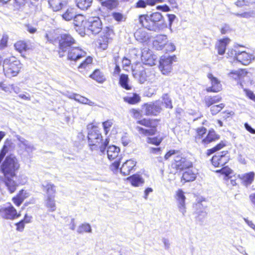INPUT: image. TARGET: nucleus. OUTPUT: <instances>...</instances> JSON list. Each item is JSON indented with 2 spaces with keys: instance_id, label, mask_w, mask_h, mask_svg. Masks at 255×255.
Wrapping results in <instances>:
<instances>
[{
  "instance_id": "f257e3e1",
  "label": "nucleus",
  "mask_w": 255,
  "mask_h": 255,
  "mask_svg": "<svg viewBox=\"0 0 255 255\" xmlns=\"http://www.w3.org/2000/svg\"><path fill=\"white\" fill-rule=\"evenodd\" d=\"M138 22L141 27L149 30L158 31L162 27L164 20L161 13L155 12L150 14L139 15Z\"/></svg>"
},
{
  "instance_id": "f03ea898",
  "label": "nucleus",
  "mask_w": 255,
  "mask_h": 255,
  "mask_svg": "<svg viewBox=\"0 0 255 255\" xmlns=\"http://www.w3.org/2000/svg\"><path fill=\"white\" fill-rule=\"evenodd\" d=\"M27 182V178L23 175L18 177L16 174H7L0 177V189L5 188L10 193H14L19 185H24Z\"/></svg>"
},
{
  "instance_id": "7ed1b4c3",
  "label": "nucleus",
  "mask_w": 255,
  "mask_h": 255,
  "mask_svg": "<svg viewBox=\"0 0 255 255\" xmlns=\"http://www.w3.org/2000/svg\"><path fill=\"white\" fill-rule=\"evenodd\" d=\"M88 143L92 150L100 149L104 154L106 147L109 143V139L106 138L104 141L101 133L98 130L92 129L88 132Z\"/></svg>"
},
{
  "instance_id": "20e7f679",
  "label": "nucleus",
  "mask_w": 255,
  "mask_h": 255,
  "mask_svg": "<svg viewBox=\"0 0 255 255\" xmlns=\"http://www.w3.org/2000/svg\"><path fill=\"white\" fill-rule=\"evenodd\" d=\"M21 68L20 61L12 56L5 58L3 61V69L4 75L8 78L16 76Z\"/></svg>"
},
{
  "instance_id": "39448f33",
  "label": "nucleus",
  "mask_w": 255,
  "mask_h": 255,
  "mask_svg": "<svg viewBox=\"0 0 255 255\" xmlns=\"http://www.w3.org/2000/svg\"><path fill=\"white\" fill-rule=\"evenodd\" d=\"M19 164L17 158L12 154L6 157L1 165V169L3 175L16 174L15 171L18 169Z\"/></svg>"
},
{
  "instance_id": "423d86ee",
  "label": "nucleus",
  "mask_w": 255,
  "mask_h": 255,
  "mask_svg": "<svg viewBox=\"0 0 255 255\" xmlns=\"http://www.w3.org/2000/svg\"><path fill=\"white\" fill-rule=\"evenodd\" d=\"M14 137L16 139L15 142L18 154L22 156H25L26 155V153H27V155L30 156V153L35 150L33 145L19 135L16 134Z\"/></svg>"
},
{
  "instance_id": "0eeeda50",
  "label": "nucleus",
  "mask_w": 255,
  "mask_h": 255,
  "mask_svg": "<svg viewBox=\"0 0 255 255\" xmlns=\"http://www.w3.org/2000/svg\"><path fill=\"white\" fill-rule=\"evenodd\" d=\"M76 43L75 40L69 34H61L59 40V54L60 57H63L64 53L72 48Z\"/></svg>"
},
{
  "instance_id": "6e6552de",
  "label": "nucleus",
  "mask_w": 255,
  "mask_h": 255,
  "mask_svg": "<svg viewBox=\"0 0 255 255\" xmlns=\"http://www.w3.org/2000/svg\"><path fill=\"white\" fill-rule=\"evenodd\" d=\"M137 123L150 128L149 129H145L140 127H137L136 128L140 134L145 136L152 135L155 134L156 131V123L154 120L143 119L137 121Z\"/></svg>"
},
{
  "instance_id": "1a4fd4ad",
  "label": "nucleus",
  "mask_w": 255,
  "mask_h": 255,
  "mask_svg": "<svg viewBox=\"0 0 255 255\" xmlns=\"http://www.w3.org/2000/svg\"><path fill=\"white\" fill-rule=\"evenodd\" d=\"M102 23L99 17H90L85 22V28H87L93 34H97L102 29Z\"/></svg>"
},
{
  "instance_id": "9d476101",
  "label": "nucleus",
  "mask_w": 255,
  "mask_h": 255,
  "mask_svg": "<svg viewBox=\"0 0 255 255\" xmlns=\"http://www.w3.org/2000/svg\"><path fill=\"white\" fill-rule=\"evenodd\" d=\"M162 102L160 101H156L153 103L145 104L143 109L146 116H157L162 111Z\"/></svg>"
},
{
  "instance_id": "9b49d317",
  "label": "nucleus",
  "mask_w": 255,
  "mask_h": 255,
  "mask_svg": "<svg viewBox=\"0 0 255 255\" xmlns=\"http://www.w3.org/2000/svg\"><path fill=\"white\" fill-rule=\"evenodd\" d=\"M16 209L11 205L0 207V216L3 219L13 220L20 216Z\"/></svg>"
},
{
  "instance_id": "f8f14e48",
  "label": "nucleus",
  "mask_w": 255,
  "mask_h": 255,
  "mask_svg": "<svg viewBox=\"0 0 255 255\" xmlns=\"http://www.w3.org/2000/svg\"><path fill=\"white\" fill-rule=\"evenodd\" d=\"M229 159L228 151H223L214 155L211 159V162L215 167H219L225 165Z\"/></svg>"
},
{
  "instance_id": "ddd939ff",
  "label": "nucleus",
  "mask_w": 255,
  "mask_h": 255,
  "mask_svg": "<svg viewBox=\"0 0 255 255\" xmlns=\"http://www.w3.org/2000/svg\"><path fill=\"white\" fill-rule=\"evenodd\" d=\"M67 59L71 61H77L86 56L85 51L78 46H73L67 50Z\"/></svg>"
},
{
  "instance_id": "4468645a",
  "label": "nucleus",
  "mask_w": 255,
  "mask_h": 255,
  "mask_svg": "<svg viewBox=\"0 0 255 255\" xmlns=\"http://www.w3.org/2000/svg\"><path fill=\"white\" fill-rule=\"evenodd\" d=\"M120 151L119 147L113 145L109 146L107 150L108 158L111 160L116 159L113 163V165L116 168H118L120 164L121 158L119 156Z\"/></svg>"
},
{
  "instance_id": "2eb2a0df",
  "label": "nucleus",
  "mask_w": 255,
  "mask_h": 255,
  "mask_svg": "<svg viewBox=\"0 0 255 255\" xmlns=\"http://www.w3.org/2000/svg\"><path fill=\"white\" fill-rule=\"evenodd\" d=\"M132 73L133 77L141 83H144L147 80L144 68L141 65H136L132 69Z\"/></svg>"
},
{
  "instance_id": "dca6fc26",
  "label": "nucleus",
  "mask_w": 255,
  "mask_h": 255,
  "mask_svg": "<svg viewBox=\"0 0 255 255\" xmlns=\"http://www.w3.org/2000/svg\"><path fill=\"white\" fill-rule=\"evenodd\" d=\"M175 199L177 202V206L179 212L182 213L183 215L186 213L185 199L186 197L184 193L181 189H178L176 192Z\"/></svg>"
},
{
  "instance_id": "f3484780",
  "label": "nucleus",
  "mask_w": 255,
  "mask_h": 255,
  "mask_svg": "<svg viewBox=\"0 0 255 255\" xmlns=\"http://www.w3.org/2000/svg\"><path fill=\"white\" fill-rule=\"evenodd\" d=\"M207 77L209 79L212 86L207 88V92H218L222 89V85L220 81L216 77H215L212 74L209 73L207 75Z\"/></svg>"
},
{
  "instance_id": "a211bd4d",
  "label": "nucleus",
  "mask_w": 255,
  "mask_h": 255,
  "mask_svg": "<svg viewBox=\"0 0 255 255\" xmlns=\"http://www.w3.org/2000/svg\"><path fill=\"white\" fill-rule=\"evenodd\" d=\"M136 163V161L133 159L127 160L122 165L121 168V172L124 175H129L131 171H134Z\"/></svg>"
},
{
  "instance_id": "6ab92c4d",
  "label": "nucleus",
  "mask_w": 255,
  "mask_h": 255,
  "mask_svg": "<svg viewBox=\"0 0 255 255\" xmlns=\"http://www.w3.org/2000/svg\"><path fill=\"white\" fill-rule=\"evenodd\" d=\"M254 58L252 54H250L245 51L238 52L236 55V60L243 65H247L250 63L252 60Z\"/></svg>"
},
{
  "instance_id": "aec40b11",
  "label": "nucleus",
  "mask_w": 255,
  "mask_h": 255,
  "mask_svg": "<svg viewBox=\"0 0 255 255\" xmlns=\"http://www.w3.org/2000/svg\"><path fill=\"white\" fill-rule=\"evenodd\" d=\"M168 43V39L165 35H159L156 37V39L153 41L154 47L158 50H162Z\"/></svg>"
},
{
  "instance_id": "412c9836",
  "label": "nucleus",
  "mask_w": 255,
  "mask_h": 255,
  "mask_svg": "<svg viewBox=\"0 0 255 255\" xmlns=\"http://www.w3.org/2000/svg\"><path fill=\"white\" fill-rule=\"evenodd\" d=\"M113 34V30L109 27H106L103 29L100 44H103L106 46L110 39H111V36Z\"/></svg>"
},
{
  "instance_id": "4be33fe9",
  "label": "nucleus",
  "mask_w": 255,
  "mask_h": 255,
  "mask_svg": "<svg viewBox=\"0 0 255 255\" xmlns=\"http://www.w3.org/2000/svg\"><path fill=\"white\" fill-rule=\"evenodd\" d=\"M43 190L46 192L45 197H55L56 186L51 182H44L42 184Z\"/></svg>"
},
{
  "instance_id": "5701e85b",
  "label": "nucleus",
  "mask_w": 255,
  "mask_h": 255,
  "mask_svg": "<svg viewBox=\"0 0 255 255\" xmlns=\"http://www.w3.org/2000/svg\"><path fill=\"white\" fill-rule=\"evenodd\" d=\"M219 138L220 135L217 134L213 129H210L206 137L201 140V143L206 145Z\"/></svg>"
},
{
  "instance_id": "b1692460",
  "label": "nucleus",
  "mask_w": 255,
  "mask_h": 255,
  "mask_svg": "<svg viewBox=\"0 0 255 255\" xmlns=\"http://www.w3.org/2000/svg\"><path fill=\"white\" fill-rule=\"evenodd\" d=\"M134 35L136 40L140 42H146L149 39L147 33L143 29L139 28L137 30Z\"/></svg>"
},
{
  "instance_id": "393cba45",
  "label": "nucleus",
  "mask_w": 255,
  "mask_h": 255,
  "mask_svg": "<svg viewBox=\"0 0 255 255\" xmlns=\"http://www.w3.org/2000/svg\"><path fill=\"white\" fill-rule=\"evenodd\" d=\"M131 184L135 187L142 185L144 183V179L137 174H134L127 178Z\"/></svg>"
},
{
  "instance_id": "a878e982",
  "label": "nucleus",
  "mask_w": 255,
  "mask_h": 255,
  "mask_svg": "<svg viewBox=\"0 0 255 255\" xmlns=\"http://www.w3.org/2000/svg\"><path fill=\"white\" fill-rule=\"evenodd\" d=\"M182 175V179L185 182H190L196 179V173L193 170L189 168H187Z\"/></svg>"
},
{
  "instance_id": "bb28decb",
  "label": "nucleus",
  "mask_w": 255,
  "mask_h": 255,
  "mask_svg": "<svg viewBox=\"0 0 255 255\" xmlns=\"http://www.w3.org/2000/svg\"><path fill=\"white\" fill-rule=\"evenodd\" d=\"M45 206L49 212H54L56 210L55 197H45Z\"/></svg>"
},
{
  "instance_id": "cd10ccee",
  "label": "nucleus",
  "mask_w": 255,
  "mask_h": 255,
  "mask_svg": "<svg viewBox=\"0 0 255 255\" xmlns=\"http://www.w3.org/2000/svg\"><path fill=\"white\" fill-rule=\"evenodd\" d=\"M229 41L230 39L228 38L221 39L219 41L217 46L219 54L223 55L225 53L227 45L229 42Z\"/></svg>"
},
{
  "instance_id": "c85d7f7f",
  "label": "nucleus",
  "mask_w": 255,
  "mask_h": 255,
  "mask_svg": "<svg viewBox=\"0 0 255 255\" xmlns=\"http://www.w3.org/2000/svg\"><path fill=\"white\" fill-rule=\"evenodd\" d=\"M240 178L243 180L245 185L248 186L250 185L254 180L255 173L254 172H250L249 173L242 175V176L239 175Z\"/></svg>"
},
{
  "instance_id": "c756f323",
  "label": "nucleus",
  "mask_w": 255,
  "mask_h": 255,
  "mask_svg": "<svg viewBox=\"0 0 255 255\" xmlns=\"http://www.w3.org/2000/svg\"><path fill=\"white\" fill-rule=\"evenodd\" d=\"M48 3L53 11H57L62 8L64 1L62 0H49Z\"/></svg>"
},
{
  "instance_id": "7c9ffc66",
  "label": "nucleus",
  "mask_w": 255,
  "mask_h": 255,
  "mask_svg": "<svg viewBox=\"0 0 255 255\" xmlns=\"http://www.w3.org/2000/svg\"><path fill=\"white\" fill-rule=\"evenodd\" d=\"M77 6L82 10L88 9L93 2V0H76Z\"/></svg>"
},
{
  "instance_id": "2f4dec72",
  "label": "nucleus",
  "mask_w": 255,
  "mask_h": 255,
  "mask_svg": "<svg viewBox=\"0 0 255 255\" xmlns=\"http://www.w3.org/2000/svg\"><path fill=\"white\" fill-rule=\"evenodd\" d=\"M90 77L93 79L100 83H103L106 80V78L103 74L98 69L95 70L90 75Z\"/></svg>"
},
{
  "instance_id": "473e14b6",
  "label": "nucleus",
  "mask_w": 255,
  "mask_h": 255,
  "mask_svg": "<svg viewBox=\"0 0 255 255\" xmlns=\"http://www.w3.org/2000/svg\"><path fill=\"white\" fill-rule=\"evenodd\" d=\"M176 59L175 56H162L159 61V66H166L172 65V62Z\"/></svg>"
},
{
  "instance_id": "72a5a7b5",
  "label": "nucleus",
  "mask_w": 255,
  "mask_h": 255,
  "mask_svg": "<svg viewBox=\"0 0 255 255\" xmlns=\"http://www.w3.org/2000/svg\"><path fill=\"white\" fill-rule=\"evenodd\" d=\"M140 100L139 96L135 93H133L124 98V101L130 104H135Z\"/></svg>"
},
{
  "instance_id": "f704fd0d",
  "label": "nucleus",
  "mask_w": 255,
  "mask_h": 255,
  "mask_svg": "<svg viewBox=\"0 0 255 255\" xmlns=\"http://www.w3.org/2000/svg\"><path fill=\"white\" fill-rule=\"evenodd\" d=\"M76 10L74 8H68L66 12L62 15L63 18L66 20L69 21L74 18L76 14Z\"/></svg>"
},
{
  "instance_id": "c9c22d12",
  "label": "nucleus",
  "mask_w": 255,
  "mask_h": 255,
  "mask_svg": "<svg viewBox=\"0 0 255 255\" xmlns=\"http://www.w3.org/2000/svg\"><path fill=\"white\" fill-rule=\"evenodd\" d=\"M93 61V59L91 57L88 56L86 58V59L83 61L78 67L79 71L80 72H83L84 69H87L89 68L92 64Z\"/></svg>"
},
{
  "instance_id": "e433bc0d",
  "label": "nucleus",
  "mask_w": 255,
  "mask_h": 255,
  "mask_svg": "<svg viewBox=\"0 0 255 255\" xmlns=\"http://www.w3.org/2000/svg\"><path fill=\"white\" fill-rule=\"evenodd\" d=\"M221 100V98L219 96H206L205 97L204 102L206 105L209 107L213 104L219 102Z\"/></svg>"
},
{
  "instance_id": "4c0bfd02",
  "label": "nucleus",
  "mask_w": 255,
  "mask_h": 255,
  "mask_svg": "<svg viewBox=\"0 0 255 255\" xmlns=\"http://www.w3.org/2000/svg\"><path fill=\"white\" fill-rule=\"evenodd\" d=\"M85 17L81 14H75L74 17V24L75 26L78 27H83L85 28V22L87 20H84Z\"/></svg>"
},
{
  "instance_id": "58836bf2",
  "label": "nucleus",
  "mask_w": 255,
  "mask_h": 255,
  "mask_svg": "<svg viewBox=\"0 0 255 255\" xmlns=\"http://www.w3.org/2000/svg\"><path fill=\"white\" fill-rule=\"evenodd\" d=\"M128 76L123 74L120 76L119 83L123 88L126 90H129L131 87L128 84Z\"/></svg>"
},
{
  "instance_id": "ea45409f",
  "label": "nucleus",
  "mask_w": 255,
  "mask_h": 255,
  "mask_svg": "<svg viewBox=\"0 0 255 255\" xmlns=\"http://www.w3.org/2000/svg\"><path fill=\"white\" fill-rule=\"evenodd\" d=\"M77 232L79 234H83L84 233H92V228L89 224L84 223L78 227Z\"/></svg>"
},
{
  "instance_id": "a19ab883",
  "label": "nucleus",
  "mask_w": 255,
  "mask_h": 255,
  "mask_svg": "<svg viewBox=\"0 0 255 255\" xmlns=\"http://www.w3.org/2000/svg\"><path fill=\"white\" fill-rule=\"evenodd\" d=\"M162 104H164L165 108L172 109L173 108L172 102L171 99L168 94H164L162 95Z\"/></svg>"
},
{
  "instance_id": "79ce46f5",
  "label": "nucleus",
  "mask_w": 255,
  "mask_h": 255,
  "mask_svg": "<svg viewBox=\"0 0 255 255\" xmlns=\"http://www.w3.org/2000/svg\"><path fill=\"white\" fill-rule=\"evenodd\" d=\"M192 166V163L186 158L183 157L182 160L179 162V165L176 168L180 170H184L189 168Z\"/></svg>"
},
{
  "instance_id": "37998d69",
  "label": "nucleus",
  "mask_w": 255,
  "mask_h": 255,
  "mask_svg": "<svg viewBox=\"0 0 255 255\" xmlns=\"http://www.w3.org/2000/svg\"><path fill=\"white\" fill-rule=\"evenodd\" d=\"M206 128L204 127H201L197 129V134L195 136V141L198 143H201V140L204 135L206 132Z\"/></svg>"
},
{
  "instance_id": "c03bdc74",
  "label": "nucleus",
  "mask_w": 255,
  "mask_h": 255,
  "mask_svg": "<svg viewBox=\"0 0 255 255\" xmlns=\"http://www.w3.org/2000/svg\"><path fill=\"white\" fill-rule=\"evenodd\" d=\"M141 57L142 60L144 61V63L145 65L153 66L155 65L157 61L156 58H154L155 56H152L151 55H150V57L146 58V56H145L143 53Z\"/></svg>"
},
{
  "instance_id": "a18cd8bd",
  "label": "nucleus",
  "mask_w": 255,
  "mask_h": 255,
  "mask_svg": "<svg viewBox=\"0 0 255 255\" xmlns=\"http://www.w3.org/2000/svg\"><path fill=\"white\" fill-rule=\"evenodd\" d=\"M76 101L83 104L88 105L90 106H94L96 105L94 102L91 101L87 98L81 96L79 95H78V96H77Z\"/></svg>"
},
{
  "instance_id": "49530a36",
  "label": "nucleus",
  "mask_w": 255,
  "mask_h": 255,
  "mask_svg": "<svg viewBox=\"0 0 255 255\" xmlns=\"http://www.w3.org/2000/svg\"><path fill=\"white\" fill-rule=\"evenodd\" d=\"M217 172L224 174L228 179L232 177L231 175L233 173V171L228 166L223 167L220 170H217Z\"/></svg>"
},
{
  "instance_id": "de8ad7c7",
  "label": "nucleus",
  "mask_w": 255,
  "mask_h": 255,
  "mask_svg": "<svg viewBox=\"0 0 255 255\" xmlns=\"http://www.w3.org/2000/svg\"><path fill=\"white\" fill-rule=\"evenodd\" d=\"M225 145V144L224 143V142L223 141L220 142L219 144H218L215 147H214L211 149H208L207 150V152H206L207 155V156L211 155L212 154L214 153V152L222 149Z\"/></svg>"
},
{
  "instance_id": "09e8293b",
  "label": "nucleus",
  "mask_w": 255,
  "mask_h": 255,
  "mask_svg": "<svg viewBox=\"0 0 255 255\" xmlns=\"http://www.w3.org/2000/svg\"><path fill=\"white\" fill-rule=\"evenodd\" d=\"M9 148V143L5 142L0 151V164L1 163L6 154L8 152Z\"/></svg>"
},
{
  "instance_id": "8fccbe9b",
  "label": "nucleus",
  "mask_w": 255,
  "mask_h": 255,
  "mask_svg": "<svg viewBox=\"0 0 255 255\" xmlns=\"http://www.w3.org/2000/svg\"><path fill=\"white\" fill-rule=\"evenodd\" d=\"M225 107V105L223 103L214 105L210 108V111L213 115H215L220 112Z\"/></svg>"
},
{
  "instance_id": "3c124183",
  "label": "nucleus",
  "mask_w": 255,
  "mask_h": 255,
  "mask_svg": "<svg viewBox=\"0 0 255 255\" xmlns=\"http://www.w3.org/2000/svg\"><path fill=\"white\" fill-rule=\"evenodd\" d=\"M16 49L20 52L23 50L26 51L27 49V45L23 41H18L14 44Z\"/></svg>"
},
{
  "instance_id": "603ef678",
  "label": "nucleus",
  "mask_w": 255,
  "mask_h": 255,
  "mask_svg": "<svg viewBox=\"0 0 255 255\" xmlns=\"http://www.w3.org/2000/svg\"><path fill=\"white\" fill-rule=\"evenodd\" d=\"M112 16L118 22L124 21L126 19V16L120 12H114L112 13Z\"/></svg>"
},
{
  "instance_id": "864d4df0",
  "label": "nucleus",
  "mask_w": 255,
  "mask_h": 255,
  "mask_svg": "<svg viewBox=\"0 0 255 255\" xmlns=\"http://www.w3.org/2000/svg\"><path fill=\"white\" fill-rule=\"evenodd\" d=\"M113 125V122L112 120H107L103 123V126L105 133L107 134L109 131L110 128Z\"/></svg>"
},
{
  "instance_id": "5fc2aeb1",
  "label": "nucleus",
  "mask_w": 255,
  "mask_h": 255,
  "mask_svg": "<svg viewBox=\"0 0 255 255\" xmlns=\"http://www.w3.org/2000/svg\"><path fill=\"white\" fill-rule=\"evenodd\" d=\"M162 141L161 138H158V137H153V138H148L147 142L149 143H152L155 144L156 145H158L160 144Z\"/></svg>"
},
{
  "instance_id": "6e6d98bb",
  "label": "nucleus",
  "mask_w": 255,
  "mask_h": 255,
  "mask_svg": "<svg viewBox=\"0 0 255 255\" xmlns=\"http://www.w3.org/2000/svg\"><path fill=\"white\" fill-rule=\"evenodd\" d=\"M161 72L163 74L166 75L169 73L172 70V65H168L166 66H159Z\"/></svg>"
},
{
  "instance_id": "4d7b16f0",
  "label": "nucleus",
  "mask_w": 255,
  "mask_h": 255,
  "mask_svg": "<svg viewBox=\"0 0 255 255\" xmlns=\"http://www.w3.org/2000/svg\"><path fill=\"white\" fill-rule=\"evenodd\" d=\"M16 196L22 201L28 196L26 191L24 190H21Z\"/></svg>"
},
{
  "instance_id": "13d9d810",
  "label": "nucleus",
  "mask_w": 255,
  "mask_h": 255,
  "mask_svg": "<svg viewBox=\"0 0 255 255\" xmlns=\"http://www.w3.org/2000/svg\"><path fill=\"white\" fill-rule=\"evenodd\" d=\"M147 5V1L144 0H139L136 3V7L137 8H145Z\"/></svg>"
},
{
  "instance_id": "bf43d9fd",
  "label": "nucleus",
  "mask_w": 255,
  "mask_h": 255,
  "mask_svg": "<svg viewBox=\"0 0 255 255\" xmlns=\"http://www.w3.org/2000/svg\"><path fill=\"white\" fill-rule=\"evenodd\" d=\"M241 71H233L229 73V75L236 80L240 78V76L241 75ZM242 72L243 73V72L242 71Z\"/></svg>"
},
{
  "instance_id": "052dcab7",
  "label": "nucleus",
  "mask_w": 255,
  "mask_h": 255,
  "mask_svg": "<svg viewBox=\"0 0 255 255\" xmlns=\"http://www.w3.org/2000/svg\"><path fill=\"white\" fill-rule=\"evenodd\" d=\"M15 225L16 226V230L18 231H23L25 223H24V220H21L19 222L17 223Z\"/></svg>"
},
{
  "instance_id": "680f3d73",
  "label": "nucleus",
  "mask_w": 255,
  "mask_h": 255,
  "mask_svg": "<svg viewBox=\"0 0 255 255\" xmlns=\"http://www.w3.org/2000/svg\"><path fill=\"white\" fill-rule=\"evenodd\" d=\"M245 91L247 96L255 102V95L254 93L252 91L249 90H245Z\"/></svg>"
},
{
  "instance_id": "e2e57ef3",
  "label": "nucleus",
  "mask_w": 255,
  "mask_h": 255,
  "mask_svg": "<svg viewBox=\"0 0 255 255\" xmlns=\"http://www.w3.org/2000/svg\"><path fill=\"white\" fill-rule=\"evenodd\" d=\"M165 46V50L168 52H172L175 50V46L172 43H169Z\"/></svg>"
},
{
  "instance_id": "0e129e2a",
  "label": "nucleus",
  "mask_w": 255,
  "mask_h": 255,
  "mask_svg": "<svg viewBox=\"0 0 255 255\" xmlns=\"http://www.w3.org/2000/svg\"><path fill=\"white\" fill-rule=\"evenodd\" d=\"M177 155L174 157V164L175 167H176L177 165H179V162L182 160L183 158L181 155L179 154L178 153L176 154Z\"/></svg>"
},
{
  "instance_id": "69168bd1",
  "label": "nucleus",
  "mask_w": 255,
  "mask_h": 255,
  "mask_svg": "<svg viewBox=\"0 0 255 255\" xmlns=\"http://www.w3.org/2000/svg\"><path fill=\"white\" fill-rule=\"evenodd\" d=\"M177 153H178V151H176L175 150H169L165 155L164 158L166 160L168 159L169 158V157H171L172 155L177 154Z\"/></svg>"
},
{
  "instance_id": "338daca9",
  "label": "nucleus",
  "mask_w": 255,
  "mask_h": 255,
  "mask_svg": "<svg viewBox=\"0 0 255 255\" xmlns=\"http://www.w3.org/2000/svg\"><path fill=\"white\" fill-rule=\"evenodd\" d=\"M247 130L252 134H255V129L253 128L248 123H246L244 125Z\"/></svg>"
},
{
  "instance_id": "774afa93",
  "label": "nucleus",
  "mask_w": 255,
  "mask_h": 255,
  "mask_svg": "<svg viewBox=\"0 0 255 255\" xmlns=\"http://www.w3.org/2000/svg\"><path fill=\"white\" fill-rule=\"evenodd\" d=\"M8 37L7 36H3L2 38L0 40V46L1 48H3L6 46Z\"/></svg>"
}]
</instances>
